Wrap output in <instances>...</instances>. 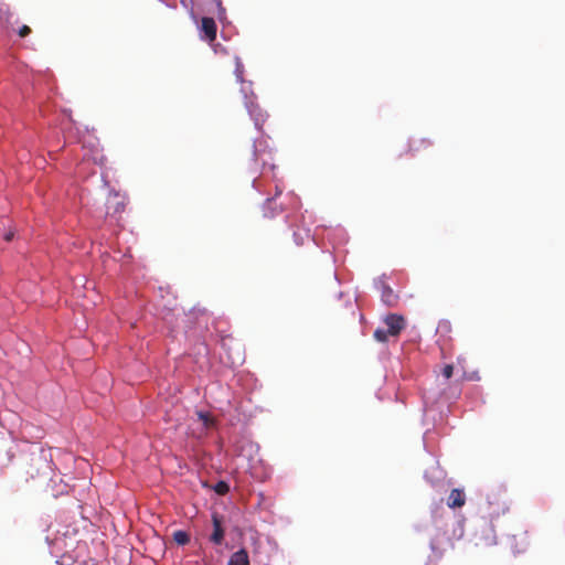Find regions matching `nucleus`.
I'll return each instance as SVG.
<instances>
[{
  "label": "nucleus",
  "instance_id": "f257e3e1",
  "mask_svg": "<svg viewBox=\"0 0 565 565\" xmlns=\"http://www.w3.org/2000/svg\"><path fill=\"white\" fill-rule=\"evenodd\" d=\"M236 78L242 83L241 90L244 94V104L245 107L253 118L255 126L257 129H262L263 124L266 120V114L260 109L258 104L256 103V96L252 92V83H246L243 79V65L237 63L235 70Z\"/></svg>",
  "mask_w": 565,
  "mask_h": 565
},
{
  "label": "nucleus",
  "instance_id": "f03ea898",
  "mask_svg": "<svg viewBox=\"0 0 565 565\" xmlns=\"http://www.w3.org/2000/svg\"><path fill=\"white\" fill-rule=\"evenodd\" d=\"M486 514L490 521L499 519L509 511L505 495L501 490H492L487 494Z\"/></svg>",
  "mask_w": 565,
  "mask_h": 565
},
{
  "label": "nucleus",
  "instance_id": "7ed1b4c3",
  "mask_svg": "<svg viewBox=\"0 0 565 565\" xmlns=\"http://www.w3.org/2000/svg\"><path fill=\"white\" fill-rule=\"evenodd\" d=\"M384 323L387 327V332L391 337H398L399 333L405 329L406 321L403 316L396 313H390L384 318Z\"/></svg>",
  "mask_w": 565,
  "mask_h": 565
},
{
  "label": "nucleus",
  "instance_id": "20e7f679",
  "mask_svg": "<svg viewBox=\"0 0 565 565\" xmlns=\"http://www.w3.org/2000/svg\"><path fill=\"white\" fill-rule=\"evenodd\" d=\"M216 23L213 18L204 17L201 21L202 38L209 42H213L216 39Z\"/></svg>",
  "mask_w": 565,
  "mask_h": 565
},
{
  "label": "nucleus",
  "instance_id": "39448f33",
  "mask_svg": "<svg viewBox=\"0 0 565 565\" xmlns=\"http://www.w3.org/2000/svg\"><path fill=\"white\" fill-rule=\"evenodd\" d=\"M212 522H213V533L210 536V541L215 545H221L224 540V529L222 526V521L218 514L214 513L212 515Z\"/></svg>",
  "mask_w": 565,
  "mask_h": 565
},
{
  "label": "nucleus",
  "instance_id": "423d86ee",
  "mask_svg": "<svg viewBox=\"0 0 565 565\" xmlns=\"http://www.w3.org/2000/svg\"><path fill=\"white\" fill-rule=\"evenodd\" d=\"M510 546L514 551V553L525 552L529 547V540L526 533L512 535V537L510 539Z\"/></svg>",
  "mask_w": 565,
  "mask_h": 565
},
{
  "label": "nucleus",
  "instance_id": "0eeeda50",
  "mask_svg": "<svg viewBox=\"0 0 565 565\" xmlns=\"http://www.w3.org/2000/svg\"><path fill=\"white\" fill-rule=\"evenodd\" d=\"M32 466H34L36 468L38 476L42 475V476L47 477L52 471L51 463L44 456L33 458Z\"/></svg>",
  "mask_w": 565,
  "mask_h": 565
},
{
  "label": "nucleus",
  "instance_id": "6e6552de",
  "mask_svg": "<svg viewBox=\"0 0 565 565\" xmlns=\"http://www.w3.org/2000/svg\"><path fill=\"white\" fill-rule=\"evenodd\" d=\"M227 565H250L247 551L245 548H241L233 553Z\"/></svg>",
  "mask_w": 565,
  "mask_h": 565
},
{
  "label": "nucleus",
  "instance_id": "1a4fd4ad",
  "mask_svg": "<svg viewBox=\"0 0 565 565\" xmlns=\"http://www.w3.org/2000/svg\"><path fill=\"white\" fill-rule=\"evenodd\" d=\"M381 298L382 301L390 307L394 306L397 301V296L393 292L392 288L386 285L382 286Z\"/></svg>",
  "mask_w": 565,
  "mask_h": 565
},
{
  "label": "nucleus",
  "instance_id": "9d476101",
  "mask_svg": "<svg viewBox=\"0 0 565 565\" xmlns=\"http://www.w3.org/2000/svg\"><path fill=\"white\" fill-rule=\"evenodd\" d=\"M17 23L18 19L13 20V14L9 11L8 8H0V24L6 28H10Z\"/></svg>",
  "mask_w": 565,
  "mask_h": 565
},
{
  "label": "nucleus",
  "instance_id": "9b49d317",
  "mask_svg": "<svg viewBox=\"0 0 565 565\" xmlns=\"http://www.w3.org/2000/svg\"><path fill=\"white\" fill-rule=\"evenodd\" d=\"M429 146L430 142L426 139H415L408 143L407 152L415 153L420 151L422 148H427Z\"/></svg>",
  "mask_w": 565,
  "mask_h": 565
},
{
  "label": "nucleus",
  "instance_id": "f8f14e48",
  "mask_svg": "<svg viewBox=\"0 0 565 565\" xmlns=\"http://www.w3.org/2000/svg\"><path fill=\"white\" fill-rule=\"evenodd\" d=\"M280 210H277L276 203L274 200L268 199L264 205V216L265 217H274Z\"/></svg>",
  "mask_w": 565,
  "mask_h": 565
},
{
  "label": "nucleus",
  "instance_id": "ddd939ff",
  "mask_svg": "<svg viewBox=\"0 0 565 565\" xmlns=\"http://www.w3.org/2000/svg\"><path fill=\"white\" fill-rule=\"evenodd\" d=\"M172 536H173V541L178 545H185L190 542V535L185 531H182V530L174 531Z\"/></svg>",
  "mask_w": 565,
  "mask_h": 565
},
{
  "label": "nucleus",
  "instance_id": "4468645a",
  "mask_svg": "<svg viewBox=\"0 0 565 565\" xmlns=\"http://www.w3.org/2000/svg\"><path fill=\"white\" fill-rule=\"evenodd\" d=\"M198 417L206 428L214 425V419L209 413L198 412Z\"/></svg>",
  "mask_w": 565,
  "mask_h": 565
},
{
  "label": "nucleus",
  "instance_id": "2eb2a0df",
  "mask_svg": "<svg viewBox=\"0 0 565 565\" xmlns=\"http://www.w3.org/2000/svg\"><path fill=\"white\" fill-rule=\"evenodd\" d=\"M373 335L374 339L379 342H386L388 340V337H391L387 330L384 329H376Z\"/></svg>",
  "mask_w": 565,
  "mask_h": 565
},
{
  "label": "nucleus",
  "instance_id": "dca6fc26",
  "mask_svg": "<svg viewBox=\"0 0 565 565\" xmlns=\"http://www.w3.org/2000/svg\"><path fill=\"white\" fill-rule=\"evenodd\" d=\"M448 505L450 508L459 507V489H454L448 499Z\"/></svg>",
  "mask_w": 565,
  "mask_h": 565
},
{
  "label": "nucleus",
  "instance_id": "f3484780",
  "mask_svg": "<svg viewBox=\"0 0 565 565\" xmlns=\"http://www.w3.org/2000/svg\"><path fill=\"white\" fill-rule=\"evenodd\" d=\"M214 490L217 494L224 495L230 491V487L225 481H218L215 484Z\"/></svg>",
  "mask_w": 565,
  "mask_h": 565
},
{
  "label": "nucleus",
  "instance_id": "a211bd4d",
  "mask_svg": "<svg viewBox=\"0 0 565 565\" xmlns=\"http://www.w3.org/2000/svg\"><path fill=\"white\" fill-rule=\"evenodd\" d=\"M441 373L445 379H450L454 373V366L451 364L445 365Z\"/></svg>",
  "mask_w": 565,
  "mask_h": 565
},
{
  "label": "nucleus",
  "instance_id": "6ab92c4d",
  "mask_svg": "<svg viewBox=\"0 0 565 565\" xmlns=\"http://www.w3.org/2000/svg\"><path fill=\"white\" fill-rule=\"evenodd\" d=\"M31 33V29L28 26V25H22L19 31H18V34L20 38H25L28 36L29 34Z\"/></svg>",
  "mask_w": 565,
  "mask_h": 565
},
{
  "label": "nucleus",
  "instance_id": "aec40b11",
  "mask_svg": "<svg viewBox=\"0 0 565 565\" xmlns=\"http://www.w3.org/2000/svg\"><path fill=\"white\" fill-rule=\"evenodd\" d=\"M13 236H14V233L12 231H9L8 233L4 234V239L7 242H10V241H12Z\"/></svg>",
  "mask_w": 565,
  "mask_h": 565
},
{
  "label": "nucleus",
  "instance_id": "412c9836",
  "mask_svg": "<svg viewBox=\"0 0 565 565\" xmlns=\"http://www.w3.org/2000/svg\"><path fill=\"white\" fill-rule=\"evenodd\" d=\"M124 206H125V205H124L122 203H119V202H118V203H117V206H116V207H115V210H114V213H119V212H121V211L124 210Z\"/></svg>",
  "mask_w": 565,
  "mask_h": 565
},
{
  "label": "nucleus",
  "instance_id": "4be33fe9",
  "mask_svg": "<svg viewBox=\"0 0 565 565\" xmlns=\"http://www.w3.org/2000/svg\"><path fill=\"white\" fill-rule=\"evenodd\" d=\"M294 236H295L296 243H297L298 245H301V244H302V239H300V238H299L298 234H297V233H295V234H294Z\"/></svg>",
  "mask_w": 565,
  "mask_h": 565
},
{
  "label": "nucleus",
  "instance_id": "5701e85b",
  "mask_svg": "<svg viewBox=\"0 0 565 565\" xmlns=\"http://www.w3.org/2000/svg\"><path fill=\"white\" fill-rule=\"evenodd\" d=\"M216 4H217V6H216V7H217V10H218L220 12H223V11H224V9H223V8H222V6H221V4H222V2H221V1H217V2H216Z\"/></svg>",
  "mask_w": 565,
  "mask_h": 565
}]
</instances>
